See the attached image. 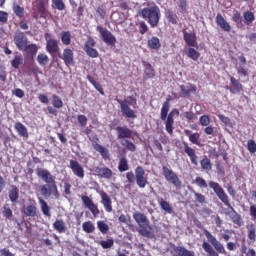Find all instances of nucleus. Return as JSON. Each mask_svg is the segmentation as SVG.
Segmentation results:
<instances>
[{
  "label": "nucleus",
  "mask_w": 256,
  "mask_h": 256,
  "mask_svg": "<svg viewBox=\"0 0 256 256\" xmlns=\"http://www.w3.org/2000/svg\"><path fill=\"white\" fill-rule=\"evenodd\" d=\"M209 187L210 189H213L218 199H220V201H222V203H224V205H226V207L229 208L228 211L226 212V215L230 217V219L235 225L241 227L243 225V218H241V214L237 213V211H235V208H233V206H231V203H229V196H227L225 190H223L221 185H219V183L215 181H210Z\"/></svg>",
  "instance_id": "1"
},
{
  "label": "nucleus",
  "mask_w": 256,
  "mask_h": 256,
  "mask_svg": "<svg viewBox=\"0 0 256 256\" xmlns=\"http://www.w3.org/2000/svg\"><path fill=\"white\" fill-rule=\"evenodd\" d=\"M169 109H171V103L170 100L167 99L162 105L160 119L161 121H165L166 131L171 135L173 134V125H175L174 117H179V109L174 108L170 113Z\"/></svg>",
  "instance_id": "2"
},
{
  "label": "nucleus",
  "mask_w": 256,
  "mask_h": 256,
  "mask_svg": "<svg viewBox=\"0 0 256 256\" xmlns=\"http://www.w3.org/2000/svg\"><path fill=\"white\" fill-rule=\"evenodd\" d=\"M115 101L119 103L120 111L123 117H126V119H137V114H135V110L131 109V107H137V98L133 96H128L124 100H119L118 98H115Z\"/></svg>",
  "instance_id": "3"
},
{
  "label": "nucleus",
  "mask_w": 256,
  "mask_h": 256,
  "mask_svg": "<svg viewBox=\"0 0 256 256\" xmlns=\"http://www.w3.org/2000/svg\"><path fill=\"white\" fill-rule=\"evenodd\" d=\"M141 16L149 23L152 28L159 27V20L161 19V9L159 6L153 4L150 7L141 10Z\"/></svg>",
  "instance_id": "4"
},
{
  "label": "nucleus",
  "mask_w": 256,
  "mask_h": 256,
  "mask_svg": "<svg viewBox=\"0 0 256 256\" xmlns=\"http://www.w3.org/2000/svg\"><path fill=\"white\" fill-rule=\"evenodd\" d=\"M162 173L168 183L176 187V189H181L183 182H181L177 173L173 172L170 168H167V166L162 167Z\"/></svg>",
  "instance_id": "5"
},
{
  "label": "nucleus",
  "mask_w": 256,
  "mask_h": 256,
  "mask_svg": "<svg viewBox=\"0 0 256 256\" xmlns=\"http://www.w3.org/2000/svg\"><path fill=\"white\" fill-rule=\"evenodd\" d=\"M97 31L100 33V37L106 45L110 47H115V43H117V38L111 33V31L107 30V28H103V26H97Z\"/></svg>",
  "instance_id": "6"
},
{
  "label": "nucleus",
  "mask_w": 256,
  "mask_h": 256,
  "mask_svg": "<svg viewBox=\"0 0 256 256\" xmlns=\"http://www.w3.org/2000/svg\"><path fill=\"white\" fill-rule=\"evenodd\" d=\"M36 175L39 179H42L46 185H53L55 184V176L49 172V170L45 168H38L36 169Z\"/></svg>",
  "instance_id": "7"
},
{
  "label": "nucleus",
  "mask_w": 256,
  "mask_h": 256,
  "mask_svg": "<svg viewBox=\"0 0 256 256\" xmlns=\"http://www.w3.org/2000/svg\"><path fill=\"white\" fill-rule=\"evenodd\" d=\"M135 177H136V185H138L140 189H145L149 181L147 180V177H145V169H143L142 166L136 167Z\"/></svg>",
  "instance_id": "8"
},
{
  "label": "nucleus",
  "mask_w": 256,
  "mask_h": 256,
  "mask_svg": "<svg viewBox=\"0 0 256 256\" xmlns=\"http://www.w3.org/2000/svg\"><path fill=\"white\" fill-rule=\"evenodd\" d=\"M14 43L19 51H25L27 49V36L21 31H17L14 35Z\"/></svg>",
  "instance_id": "9"
},
{
  "label": "nucleus",
  "mask_w": 256,
  "mask_h": 256,
  "mask_svg": "<svg viewBox=\"0 0 256 256\" xmlns=\"http://www.w3.org/2000/svg\"><path fill=\"white\" fill-rule=\"evenodd\" d=\"M115 131L117 133V139H123L125 141L133 137V131L127 126H118L115 128Z\"/></svg>",
  "instance_id": "10"
},
{
  "label": "nucleus",
  "mask_w": 256,
  "mask_h": 256,
  "mask_svg": "<svg viewBox=\"0 0 256 256\" xmlns=\"http://www.w3.org/2000/svg\"><path fill=\"white\" fill-rule=\"evenodd\" d=\"M49 37H50L49 34L45 35L46 51H48V53L53 55V53H58L59 51V41Z\"/></svg>",
  "instance_id": "11"
},
{
  "label": "nucleus",
  "mask_w": 256,
  "mask_h": 256,
  "mask_svg": "<svg viewBox=\"0 0 256 256\" xmlns=\"http://www.w3.org/2000/svg\"><path fill=\"white\" fill-rule=\"evenodd\" d=\"M94 173L100 177V179H111V177H113V170L107 167L96 166L94 167Z\"/></svg>",
  "instance_id": "12"
},
{
  "label": "nucleus",
  "mask_w": 256,
  "mask_h": 256,
  "mask_svg": "<svg viewBox=\"0 0 256 256\" xmlns=\"http://www.w3.org/2000/svg\"><path fill=\"white\" fill-rule=\"evenodd\" d=\"M70 169L72 170V173L76 175V177H79V179H84L85 170L83 169V166L77 162V160H70Z\"/></svg>",
  "instance_id": "13"
},
{
  "label": "nucleus",
  "mask_w": 256,
  "mask_h": 256,
  "mask_svg": "<svg viewBox=\"0 0 256 256\" xmlns=\"http://www.w3.org/2000/svg\"><path fill=\"white\" fill-rule=\"evenodd\" d=\"M100 197L102 199L101 203L104 206L107 213H111V211H113V205H112L113 202L109 194H107L106 192H102L100 193Z\"/></svg>",
  "instance_id": "14"
},
{
  "label": "nucleus",
  "mask_w": 256,
  "mask_h": 256,
  "mask_svg": "<svg viewBox=\"0 0 256 256\" xmlns=\"http://www.w3.org/2000/svg\"><path fill=\"white\" fill-rule=\"evenodd\" d=\"M133 219L139 225V227H148L149 226V219L147 216L141 212H135L133 214Z\"/></svg>",
  "instance_id": "15"
},
{
  "label": "nucleus",
  "mask_w": 256,
  "mask_h": 256,
  "mask_svg": "<svg viewBox=\"0 0 256 256\" xmlns=\"http://www.w3.org/2000/svg\"><path fill=\"white\" fill-rule=\"evenodd\" d=\"M60 59L64 60L65 65L69 67V65H75V61L73 59V50L66 48L63 51L62 56L59 55Z\"/></svg>",
  "instance_id": "16"
},
{
  "label": "nucleus",
  "mask_w": 256,
  "mask_h": 256,
  "mask_svg": "<svg viewBox=\"0 0 256 256\" xmlns=\"http://www.w3.org/2000/svg\"><path fill=\"white\" fill-rule=\"evenodd\" d=\"M180 91V97H191V94L197 91V87L193 84L181 85Z\"/></svg>",
  "instance_id": "17"
},
{
  "label": "nucleus",
  "mask_w": 256,
  "mask_h": 256,
  "mask_svg": "<svg viewBox=\"0 0 256 256\" xmlns=\"http://www.w3.org/2000/svg\"><path fill=\"white\" fill-rule=\"evenodd\" d=\"M151 231H153V228L148 224V226H140L138 233L146 239H155V233Z\"/></svg>",
  "instance_id": "18"
},
{
  "label": "nucleus",
  "mask_w": 256,
  "mask_h": 256,
  "mask_svg": "<svg viewBox=\"0 0 256 256\" xmlns=\"http://www.w3.org/2000/svg\"><path fill=\"white\" fill-rule=\"evenodd\" d=\"M184 152L190 158L192 165H199V162H197V154H195V150L191 148L187 143H184Z\"/></svg>",
  "instance_id": "19"
},
{
  "label": "nucleus",
  "mask_w": 256,
  "mask_h": 256,
  "mask_svg": "<svg viewBox=\"0 0 256 256\" xmlns=\"http://www.w3.org/2000/svg\"><path fill=\"white\" fill-rule=\"evenodd\" d=\"M184 41L188 47H197V36L193 33L183 32Z\"/></svg>",
  "instance_id": "20"
},
{
  "label": "nucleus",
  "mask_w": 256,
  "mask_h": 256,
  "mask_svg": "<svg viewBox=\"0 0 256 256\" xmlns=\"http://www.w3.org/2000/svg\"><path fill=\"white\" fill-rule=\"evenodd\" d=\"M173 251L174 253H176L177 256H195L194 251H190L183 246H174Z\"/></svg>",
  "instance_id": "21"
},
{
  "label": "nucleus",
  "mask_w": 256,
  "mask_h": 256,
  "mask_svg": "<svg viewBox=\"0 0 256 256\" xmlns=\"http://www.w3.org/2000/svg\"><path fill=\"white\" fill-rule=\"evenodd\" d=\"M216 23L220 28H222L226 33H229L231 31V25L227 21H225V18L221 14H217L216 16Z\"/></svg>",
  "instance_id": "22"
},
{
  "label": "nucleus",
  "mask_w": 256,
  "mask_h": 256,
  "mask_svg": "<svg viewBox=\"0 0 256 256\" xmlns=\"http://www.w3.org/2000/svg\"><path fill=\"white\" fill-rule=\"evenodd\" d=\"M14 129L17 131V133H18V135H20V137H25V139L29 138V133L27 132V127H25V125H23V123L17 122L14 125Z\"/></svg>",
  "instance_id": "23"
},
{
  "label": "nucleus",
  "mask_w": 256,
  "mask_h": 256,
  "mask_svg": "<svg viewBox=\"0 0 256 256\" xmlns=\"http://www.w3.org/2000/svg\"><path fill=\"white\" fill-rule=\"evenodd\" d=\"M40 193L44 199H49L52 195V186L51 184H43L39 187Z\"/></svg>",
  "instance_id": "24"
},
{
  "label": "nucleus",
  "mask_w": 256,
  "mask_h": 256,
  "mask_svg": "<svg viewBox=\"0 0 256 256\" xmlns=\"http://www.w3.org/2000/svg\"><path fill=\"white\" fill-rule=\"evenodd\" d=\"M145 70H144V79H153L155 77V70L150 63L144 62L143 63Z\"/></svg>",
  "instance_id": "25"
},
{
  "label": "nucleus",
  "mask_w": 256,
  "mask_h": 256,
  "mask_svg": "<svg viewBox=\"0 0 256 256\" xmlns=\"http://www.w3.org/2000/svg\"><path fill=\"white\" fill-rule=\"evenodd\" d=\"M39 204L43 215H45V217H51V208L49 207L47 202H45L43 198H39Z\"/></svg>",
  "instance_id": "26"
},
{
  "label": "nucleus",
  "mask_w": 256,
  "mask_h": 256,
  "mask_svg": "<svg viewBox=\"0 0 256 256\" xmlns=\"http://www.w3.org/2000/svg\"><path fill=\"white\" fill-rule=\"evenodd\" d=\"M230 81L231 85L233 86V88H230V91L232 93H240L241 90L243 89V85L240 84L239 80L235 79V77H231Z\"/></svg>",
  "instance_id": "27"
},
{
  "label": "nucleus",
  "mask_w": 256,
  "mask_h": 256,
  "mask_svg": "<svg viewBox=\"0 0 256 256\" xmlns=\"http://www.w3.org/2000/svg\"><path fill=\"white\" fill-rule=\"evenodd\" d=\"M202 249L208 253V256H219V254L213 249V246H211L209 242L204 241L202 244Z\"/></svg>",
  "instance_id": "28"
},
{
  "label": "nucleus",
  "mask_w": 256,
  "mask_h": 256,
  "mask_svg": "<svg viewBox=\"0 0 256 256\" xmlns=\"http://www.w3.org/2000/svg\"><path fill=\"white\" fill-rule=\"evenodd\" d=\"M118 171H120V173L129 171V162L127 161V158L125 157L120 158L119 164H118Z\"/></svg>",
  "instance_id": "29"
},
{
  "label": "nucleus",
  "mask_w": 256,
  "mask_h": 256,
  "mask_svg": "<svg viewBox=\"0 0 256 256\" xmlns=\"http://www.w3.org/2000/svg\"><path fill=\"white\" fill-rule=\"evenodd\" d=\"M158 203L163 211H166V213H173V208L169 204V202L164 201L163 198H158Z\"/></svg>",
  "instance_id": "30"
},
{
  "label": "nucleus",
  "mask_w": 256,
  "mask_h": 256,
  "mask_svg": "<svg viewBox=\"0 0 256 256\" xmlns=\"http://www.w3.org/2000/svg\"><path fill=\"white\" fill-rule=\"evenodd\" d=\"M9 199L12 203H17L19 199V188L17 186H12V189L9 192Z\"/></svg>",
  "instance_id": "31"
},
{
  "label": "nucleus",
  "mask_w": 256,
  "mask_h": 256,
  "mask_svg": "<svg viewBox=\"0 0 256 256\" xmlns=\"http://www.w3.org/2000/svg\"><path fill=\"white\" fill-rule=\"evenodd\" d=\"M84 51L88 55V57H92V59H96L99 57V52L95 48H91L89 44H85Z\"/></svg>",
  "instance_id": "32"
},
{
  "label": "nucleus",
  "mask_w": 256,
  "mask_h": 256,
  "mask_svg": "<svg viewBox=\"0 0 256 256\" xmlns=\"http://www.w3.org/2000/svg\"><path fill=\"white\" fill-rule=\"evenodd\" d=\"M53 227L56 231H58V233H65V221L63 220H56L54 223H53Z\"/></svg>",
  "instance_id": "33"
},
{
  "label": "nucleus",
  "mask_w": 256,
  "mask_h": 256,
  "mask_svg": "<svg viewBox=\"0 0 256 256\" xmlns=\"http://www.w3.org/2000/svg\"><path fill=\"white\" fill-rule=\"evenodd\" d=\"M200 165H201V168L204 171H211V169H213V165L211 164V160L207 157L203 158L200 161Z\"/></svg>",
  "instance_id": "34"
},
{
  "label": "nucleus",
  "mask_w": 256,
  "mask_h": 256,
  "mask_svg": "<svg viewBox=\"0 0 256 256\" xmlns=\"http://www.w3.org/2000/svg\"><path fill=\"white\" fill-rule=\"evenodd\" d=\"M24 215L27 217H35L37 215V207L34 205H29L24 209Z\"/></svg>",
  "instance_id": "35"
},
{
  "label": "nucleus",
  "mask_w": 256,
  "mask_h": 256,
  "mask_svg": "<svg viewBox=\"0 0 256 256\" xmlns=\"http://www.w3.org/2000/svg\"><path fill=\"white\" fill-rule=\"evenodd\" d=\"M97 227L103 235H107L109 233V225L105 223V221L101 220L97 222Z\"/></svg>",
  "instance_id": "36"
},
{
  "label": "nucleus",
  "mask_w": 256,
  "mask_h": 256,
  "mask_svg": "<svg viewBox=\"0 0 256 256\" xmlns=\"http://www.w3.org/2000/svg\"><path fill=\"white\" fill-rule=\"evenodd\" d=\"M23 63V56L21 54H15L14 59L11 61V65L14 69H19V65Z\"/></svg>",
  "instance_id": "37"
},
{
  "label": "nucleus",
  "mask_w": 256,
  "mask_h": 256,
  "mask_svg": "<svg viewBox=\"0 0 256 256\" xmlns=\"http://www.w3.org/2000/svg\"><path fill=\"white\" fill-rule=\"evenodd\" d=\"M82 229L85 233H93L95 231V225L93 222L87 221L82 224Z\"/></svg>",
  "instance_id": "38"
},
{
  "label": "nucleus",
  "mask_w": 256,
  "mask_h": 256,
  "mask_svg": "<svg viewBox=\"0 0 256 256\" xmlns=\"http://www.w3.org/2000/svg\"><path fill=\"white\" fill-rule=\"evenodd\" d=\"M148 46L151 49H159L161 47V42L157 37H152L150 40H148Z\"/></svg>",
  "instance_id": "39"
},
{
  "label": "nucleus",
  "mask_w": 256,
  "mask_h": 256,
  "mask_svg": "<svg viewBox=\"0 0 256 256\" xmlns=\"http://www.w3.org/2000/svg\"><path fill=\"white\" fill-rule=\"evenodd\" d=\"M52 105L56 109H61L63 107V100L57 94L52 95Z\"/></svg>",
  "instance_id": "40"
},
{
  "label": "nucleus",
  "mask_w": 256,
  "mask_h": 256,
  "mask_svg": "<svg viewBox=\"0 0 256 256\" xmlns=\"http://www.w3.org/2000/svg\"><path fill=\"white\" fill-rule=\"evenodd\" d=\"M61 41L63 45H71V32L69 31L62 32Z\"/></svg>",
  "instance_id": "41"
},
{
  "label": "nucleus",
  "mask_w": 256,
  "mask_h": 256,
  "mask_svg": "<svg viewBox=\"0 0 256 256\" xmlns=\"http://www.w3.org/2000/svg\"><path fill=\"white\" fill-rule=\"evenodd\" d=\"M94 149L102 155L103 159H107L109 152H107V149H105V147L101 146V144H96L94 146Z\"/></svg>",
  "instance_id": "42"
},
{
  "label": "nucleus",
  "mask_w": 256,
  "mask_h": 256,
  "mask_svg": "<svg viewBox=\"0 0 256 256\" xmlns=\"http://www.w3.org/2000/svg\"><path fill=\"white\" fill-rule=\"evenodd\" d=\"M3 216L6 217V219H11L13 217V210H11V207L9 204H5L2 208Z\"/></svg>",
  "instance_id": "43"
},
{
  "label": "nucleus",
  "mask_w": 256,
  "mask_h": 256,
  "mask_svg": "<svg viewBox=\"0 0 256 256\" xmlns=\"http://www.w3.org/2000/svg\"><path fill=\"white\" fill-rule=\"evenodd\" d=\"M165 15L169 23H172L173 25H177V16L171 10H167L165 12Z\"/></svg>",
  "instance_id": "44"
},
{
  "label": "nucleus",
  "mask_w": 256,
  "mask_h": 256,
  "mask_svg": "<svg viewBox=\"0 0 256 256\" xmlns=\"http://www.w3.org/2000/svg\"><path fill=\"white\" fill-rule=\"evenodd\" d=\"M13 11L17 17L21 19L25 13V9L18 4H13Z\"/></svg>",
  "instance_id": "45"
},
{
  "label": "nucleus",
  "mask_w": 256,
  "mask_h": 256,
  "mask_svg": "<svg viewBox=\"0 0 256 256\" xmlns=\"http://www.w3.org/2000/svg\"><path fill=\"white\" fill-rule=\"evenodd\" d=\"M187 56L190 59H193V61H197V59H199L200 54L197 50H195V48H189Z\"/></svg>",
  "instance_id": "46"
},
{
  "label": "nucleus",
  "mask_w": 256,
  "mask_h": 256,
  "mask_svg": "<svg viewBox=\"0 0 256 256\" xmlns=\"http://www.w3.org/2000/svg\"><path fill=\"white\" fill-rule=\"evenodd\" d=\"M37 61L39 65H42L44 67L45 65H47V63H49V56H47L46 54H39L37 56Z\"/></svg>",
  "instance_id": "47"
},
{
  "label": "nucleus",
  "mask_w": 256,
  "mask_h": 256,
  "mask_svg": "<svg viewBox=\"0 0 256 256\" xmlns=\"http://www.w3.org/2000/svg\"><path fill=\"white\" fill-rule=\"evenodd\" d=\"M204 235L208 239L209 243H211V245L214 246L216 243H219L217 238H215V236H213L208 230H204Z\"/></svg>",
  "instance_id": "48"
},
{
  "label": "nucleus",
  "mask_w": 256,
  "mask_h": 256,
  "mask_svg": "<svg viewBox=\"0 0 256 256\" xmlns=\"http://www.w3.org/2000/svg\"><path fill=\"white\" fill-rule=\"evenodd\" d=\"M204 235L208 239L209 243H211V245L214 246L216 243H219L217 238H215V236H213L208 230H204Z\"/></svg>",
  "instance_id": "49"
},
{
  "label": "nucleus",
  "mask_w": 256,
  "mask_h": 256,
  "mask_svg": "<svg viewBox=\"0 0 256 256\" xmlns=\"http://www.w3.org/2000/svg\"><path fill=\"white\" fill-rule=\"evenodd\" d=\"M121 145H123V147L127 148L128 151H135V149H137V147L133 144V142L129 141V140H123L121 142Z\"/></svg>",
  "instance_id": "50"
},
{
  "label": "nucleus",
  "mask_w": 256,
  "mask_h": 256,
  "mask_svg": "<svg viewBox=\"0 0 256 256\" xmlns=\"http://www.w3.org/2000/svg\"><path fill=\"white\" fill-rule=\"evenodd\" d=\"M244 19L247 22V25H249L250 23H253L255 21V14H253V12H244Z\"/></svg>",
  "instance_id": "51"
},
{
  "label": "nucleus",
  "mask_w": 256,
  "mask_h": 256,
  "mask_svg": "<svg viewBox=\"0 0 256 256\" xmlns=\"http://www.w3.org/2000/svg\"><path fill=\"white\" fill-rule=\"evenodd\" d=\"M199 122L202 127H208V125L211 123V118H209L208 115H203L200 117Z\"/></svg>",
  "instance_id": "52"
},
{
  "label": "nucleus",
  "mask_w": 256,
  "mask_h": 256,
  "mask_svg": "<svg viewBox=\"0 0 256 256\" xmlns=\"http://www.w3.org/2000/svg\"><path fill=\"white\" fill-rule=\"evenodd\" d=\"M113 244H114L113 239H108L106 241L105 240L100 241V245L103 249H111Z\"/></svg>",
  "instance_id": "53"
},
{
  "label": "nucleus",
  "mask_w": 256,
  "mask_h": 256,
  "mask_svg": "<svg viewBox=\"0 0 256 256\" xmlns=\"http://www.w3.org/2000/svg\"><path fill=\"white\" fill-rule=\"evenodd\" d=\"M195 183H196V185H198V187H201L202 189H207V187H208L207 181H205V179H203L201 177H196Z\"/></svg>",
  "instance_id": "54"
},
{
  "label": "nucleus",
  "mask_w": 256,
  "mask_h": 256,
  "mask_svg": "<svg viewBox=\"0 0 256 256\" xmlns=\"http://www.w3.org/2000/svg\"><path fill=\"white\" fill-rule=\"evenodd\" d=\"M248 239H250V241H255L256 239L255 226L253 224L248 227Z\"/></svg>",
  "instance_id": "55"
},
{
  "label": "nucleus",
  "mask_w": 256,
  "mask_h": 256,
  "mask_svg": "<svg viewBox=\"0 0 256 256\" xmlns=\"http://www.w3.org/2000/svg\"><path fill=\"white\" fill-rule=\"evenodd\" d=\"M81 199H82L83 205L85 207H87V209H89L91 207V205L94 204L93 200H91V198H89V196L84 195V196L81 197Z\"/></svg>",
  "instance_id": "56"
},
{
  "label": "nucleus",
  "mask_w": 256,
  "mask_h": 256,
  "mask_svg": "<svg viewBox=\"0 0 256 256\" xmlns=\"http://www.w3.org/2000/svg\"><path fill=\"white\" fill-rule=\"evenodd\" d=\"M184 117L187 121H197V115L191 111L185 112Z\"/></svg>",
  "instance_id": "57"
},
{
  "label": "nucleus",
  "mask_w": 256,
  "mask_h": 256,
  "mask_svg": "<svg viewBox=\"0 0 256 256\" xmlns=\"http://www.w3.org/2000/svg\"><path fill=\"white\" fill-rule=\"evenodd\" d=\"M77 121L80 124L81 127H86L87 126V116L85 115H78L77 116Z\"/></svg>",
  "instance_id": "58"
},
{
  "label": "nucleus",
  "mask_w": 256,
  "mask_h": 256,
  "mask_svg": "<svg viewBox=\"0 0 256 256\" xmlns=\"http://www.w3.org/2000/svg\"><path fill=\"white\" fill-rule=\"evenodd\" d=\"M52 3H54L58 11H63V9H65V3H63V0H52Z\"/></svg>",
  "instance_id": "59"
},
{
  "label": "nucleus",
  "mask_w": 256,
  "mask_h": 256,
  "mask_svg": "<svg viewBox=\"0 0 256 256\" xmlns=\"http://www.w3.org/2000/svg\"><path fill=\"white\" fill-rule=\"evenodd\" d=\"M247 148H248V151H250L251 153H256V143H255V141L248 140Z\"/></svg>",
  "instance_id": "60"
},
{
  "label": "nucleus",
  "mask_w": 256,
  "mask_h": 256,
  "mask_svg": "<svg viewBox=\"0 0 256 256\" xmlns=\"http://www.w3.org/2000/svg\"><path fill=\"white\" fill-rule=\"evenodd\" d=\"M28 53H31L32 55H35L37 53V45L31 44V45H26V49Z\"/></svg>",
  "instance_id": "61"
},
{
  "label": "nucleus",
  "mask_w": 256,
  "mask_h": 256,
  "mask_svg": "<svg viewBox=\"0 0 256 256\" xmlns=\"http://www.w3.org/2000/svg\"><path fill=\"white\" fill-rule=\"evenodd\" d=\"M194 196L197 203H201V204L205 203V195L194 191Z\"/></svg>",
  "instance_id": "62"
},
{
  "label": "nucleus",
  "mask_w": 256,
  "mask_h": 256,
  "mask_svg": "<svg viewBox=\"0 0 256 256\" xmlns=\"http://www.w3.org/2000/svg\"><path fill=\"white\" fill-rule=\"evenodd\" d=\"M88 209L94 217H97V215H99L100 213L99 208L97 207V205H95V203L92 204Z\"/></svg>",
  "instance_id": "63"
},
{
  "label": "nucleus",
  "mask_w": 256,
  "mask_h": 256,
  "mask_svg": "<svg viewBox=\"0 0 256 256\" xmlns=\"http://www.w3.org/2000/svg\"><path fill=\"white\" fill-rule=\"evenodd\" d=\"M0 256H15V254L11 253L7 248H3L0 249Z\"/></svg>",
  "instance_id": "64"
}]
</instances>
